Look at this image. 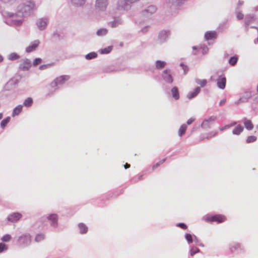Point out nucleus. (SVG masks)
Masks as SVG:
<instances>
[{
	"mask_svg": "<svg viewBox=\"0 0 258 258\" xmlns=\"http://www.w3.org/2000/svg\"><path fill=\"white\" fill-rule=\"evenodd\" d=\"M36 9L35 3L29 1L19 5L16 13L5 11L1 6H0V13L4 18H12L11 19L5 18L4 21L6 24L11 26H19L23 23V17L31 15Z\"/></svg>",
	"mask_w": 258,
	"mask_h": 258,
	"instance_id": "nucleus-1",
	"label": "nucleus"
},
{
	"mask_svg": "<svg viewBox=\"0 0 258 258\" xmlns=\"http://www.w3.org/2000/svg\"><path fill=\"white\" fill-rule=\"evenodd\" d=\"M229 253L232 256L244 253L245 252L244 246L238 242H232L228 244Z\"/></svg>",
	"mask_w": 258,
	"mask_h": 258,
	"instance_id": "nucleus-2",
	"label": "nucleus"
},
{
	"mask_svg": "<svg viewBox=\"0 0 258 258\" xmlns=\"http://www.w3.org/2000/svg\"><path fill=\"white\" fill-rule=\"evenodd\" d=\"M226 220V217L222 214H207L205 217V220L208 222L221 223L225 221Z\"/></svg>",
	"mask_w": 258,
	"mask_h": 258,
	"instance_id": "nucleus-3",
	"label": "nucleus"
},
{
	"mask_svg": "<svg viewBox=\"0 0 258 258\" xmlns=\"http://www.w3.org/2000/svg\"><path fill=\"white\" fill-rule=\"evenodd\" d=\"M31 242V235L28 233L23 234L19 236L17 244L19 247L24 248L29 246Z\"/></svg>",
	"mask_w": 258,
	"mask_h": 258,
	"instance_id": "nucleus-4",
	"label": "nucleus"
},
{
	"mask_svg": "<svg viewBox=\"0 0 258 258\" xmlns=\"http://www.w3.org/2000/svg\"><path fill=\"white\" fill-rule=\"evenodd\" d=\"M70 79V76L68 75H62L59 77H56L51 83V87L57 90L59 88L60 86L62 85L66 81Z\"/></svg>",
	"mask_w": 258,
	"mask_h": 258,
	"instance_id": "nucleus-5",
	"label": "nucleus"
},
{
	"mask_svg": "<svg viewBox=\"0 0 258 258\" xmlns=\"http://www.w3.org/2000/svg\"><path fill=\"white\" fill-rule=\"evenodd\" d=\"M46 219L49 222V224L53 229H56L58 226V216L55 213L48 214Z\"/></svg>",
	"mask_w": 258,
	"mask_h": 258,
	"instance_id": "nucleus-6",
	"label": "nucleus"
},
{
	"mask_svg": "<svg viewBox=\"0 0 258 258\" xmlns=\"http://www.w3.org/2000/svg\"><path fill=\"white\" fill-rule=\"evenodd\" d=\"M161 77L163 80L168 84H171L173 82L171 70L169 69H165L162 72Z\"/></svg>",
	"mask_w": 258,
	"mask_h": 258,
	"instance_id": "nucleus-7",
	"label": "nucleus"
},
{
	"mask_svg": "<svg viewBox=\"0 0 258 258\" xmlns=\"http://www.w3.org/2000/svg\"><path fill=\"white\" fill-rule=\"evenodd\" d=\"M256 16L255 14H250L246 15L244 18V25L246 31H247L249 28V25L256 21Z\"/></svg>",
	"mask_w": 258,
	"mask_h": 258,
	"instance_id": "nucleus-8",
	"label": "nucleus"
},
{
	"mask_svg": "<svg viewBox=\"0 0 258 258\" xmlns=\"http://www.w3.org/2000/svg\"><path fill=\"white\" fill-rule=\"evenodd\" d=\"M2 96L3 99L11 101L16 99L17 95L15 91H3Z\"/></svg>",
	"mask_w": 258,
	"mask_h": 258,
	"instance_id": "nucleus-9",
	"label": "nucleus"
},
{
	"mask_svg": "<svg viewBox=\"0 0 258 258\" xmlns=\"http://www.w3.org/2000/svg\"><path fill=\"white\" fill-rule=\"evenodd\" d=\"M48 23V19L46 18H42L38 19L36 22V25L38 28V29L42 31L45 30L47 26Z\"/></svg>",
	"mask_w": 258,
	"mask_h": 258,
	"instance_id": "nucleus-10",
	"label": "nucleus"
},
{
	"mask_svg": "<svg viewBox=\"0 0 258 258\" xmlns=\"http://www.w3.org/2000/svg\"><path fill=\"white\" fill-rule=\"evenodd\" d=\"M17 84V80L11 79L5 84L3 91H15L14 88Z\"/></svg>",
	"mask_w": 258,
	"mask_h": 258,
	"instance_id": "nucleus-11",
	"label": "nucleus"
},
{
	"mask_svg": "<svg viewBox=\"0 0 258 258\" xmlns=\"http://www.w3.org/2000/svg\"><path fill=\"white\" fill-rule=\"evenodd\" d=\"M22 216V215L21 213L19 212H14L8 216L7 220L12 223H15L18 221Z\"/></svg>",
	"mask_w": 258,
	"mask_h": 258,
	"instance_id": "nucleus-12",
	"label": "nucleus"
},
{
	"mask_svg": "<svg viewBox=\"0 0 258 258\" xmlns=\"http://www.w3.org/2000/svg\"><path fill=\"white\" fill-rule=\"evenodd\" d=\"M108 5L107 0H96L95 7L99 11H104Z\"/></svg>",
	"mask_w": 258,
	"mask_h": 258,
	"instance_id": "nucleus-13",
	"label": "nucleus"
},
{
	"mask_svg": "<svg viewBox=\"0 0 258 258\" xmlns=\"http://www.w3.org/2000/svg\"><path fill=\"white\" fill-rule=\"evenodd\" d=\"M226 84V78L224 75H220L217 79V85L220 89H224Z\"/></svg>",
	"mask_w": 258,
	"mask_h": 258,
	"instance_id": "nucleus-14",
	"label": "nucleus"
},
{
	"mask_svg": "<svg viewBox=\"0 0 258 258\" xmlns=\"http://www.w3.org/2000/svg\"><path fill=\"white\" fill-rule=\"evenodd\" d=\"M186 0H168V6L171 9H176L182 5Z\"/></svg>",
	"mask_w": 258,
	"mask_h": 258,
	"instance_id": "nucleus-15",
	"label": "nucleus"
},
{
	"mask_svg": "<svg viewBox=\"0 0 258 258\" xmlns=\"http://www.w3.org/2000/svg\"><path fill=\"white\" fill-rule=\"evenodd\" d=\"M157 10V8L155 6L150 5L146 9L142 11V14L143 15L149 16L154 13Z\"/></svg>",
	"mask_w": 258,
	"mask_h": 258,
	"instance_id": "nucleus-16",
	"label": "nucleus"
},
{
	"mask_svg": "<svg viewBox=\"0 0 258 258\" xmlns=\"http://www.w3.org/2000/svg\"><path fill=\"white\" fill-rule=\"evenodd\" d=\"M170 35V32L168 30H162L160 32L158 35V39L160 42L163 43L168 39Z\"/></svg>",
	"mask_w": 258,
	"mask_h": 258,
	"instance_id": "nucleus-17",
	"label": "nucleus"
},
{
	"mask_svg": "<svg viewBox=\"0 0 258 258\" xmlns=\"http://www.w3.org/2000/svg\"><path fill=\"white\" fill-rule=\"evenodd\" d=\"M40 43V41L38 40H35L33 42H31V44L26 48V52L30 53L35 50L36 48L38 46Z\"/></svg>",
	"mask_w": 258,
	"mask_h": 258,
	"instance_id": "nucleus-18",
	"label": "nucleus"
},
{
	"mask_svg": "<svg viewBox=\"0 0 258 258\" xmlns=\"http://www.w3.org/2000/svg\"><path fill=\"white\" fill-rule=\"evenodd\" d=\"M204 37L206 41L215 39L217 37V33L215 31H207L205 33Z\"/></svg>",
	"mask_w": 258,
	"mask_h": 258,
	"instance_id": "nucleus-19",
	"label": "nucleus"
},
{
	"mask_svg": "<svg viewBox=\"0 0 258 258\" xmlns=\"http://www.w3.org/2000/svg\"><path fill=\"white\" fill-rule=\"evenodd\" d=\"M31 66V61L29 59L26 58L22 63L20 64L19 69L22 71L28 70Z\"/></svg>",
	"mask_w": 258,
	"mask_h": 258,
	"instance_id": "nucleus-20",
	"label": "nucleus"
},
{
	"mask_svg": "<svg viewBox=\"0 0 258 258\" xmlns=\"http://www.w3.org/2000/svg\"><path fill=\"white\" fill-rule=\"evenodd\" d=\"M139 0H124V1H121L120 3L122 4L121 7L125 10H128L130 9V5L133 4Z\"/></svg>",
	"mask_w": 258,
	"mask_h": 258,
	"instance_id": "nucleus-21",
	"label": "nucleus"
},
{
	"mask_svg": "<svg viewBox=\"0 0 258 258\" xmlns=\"http://www.w3.org/2000/svg\"><path fill=\"white\" fill-rule=\"evenodd\" d=\"M201 88L200 87H197L193 91L189 92L187 95V98L188 99H191L196 97L200 92Z\"/></svg>",
	"mask_w": 258,
	"mask_h": 258,
	"instance_id": "nucleus-22",
	"label": "nucleus"
},
{
	"mask_svg": "<svg viewBox=\"0 0 258 258\" xmlns=\"http://www.w3.org/2000/svg\"><path fill=\"white\" fill-rule=\"evenodd\" d=\"M172 97L175 100H178L180 98L179 92L177 87L174 86L171 89Z\"/></svg>",
	"mask_w": 258,
	"mask_h": 258,
	"instance_id": "nucleus-23",
	"label": "nucleus"
},
{
	"mask_svg": "<svg viewBox=\"0 0 258 258\" xmlns=\"http://www.w3.org/2000/svg\"><path fill=\"white\" fill-rule=\"evenodd\" d=\"M251 93L250 91H245L243 95L240 97V100L244 103L248 102L249 99L252 96Z\"/></svg>",
	"mask_w": 258,
	"mask_h": 258,
	"instance_id": "nucleus-24",
	"label": "nucleus"
},
{
	"mask_svg": "<svg viewBox=\"0 0 258 258\" xmlns=\"http://www.w3.org/2000/svg\"><path fill=\"white\" fill-rule=\"evenodd\" d=\"M122 23V21L121 18L119 17H116L112 21L110 22L109 24L112 28H115L121 25Z\"/></svg>",
	"mask_w": 258,
	"mask_h": 258,
	"instance_id": "nucleus-25",
	"label": "nucleus"
},
{
	"mask_svg": "<svg viewBox=\"0 0 258 258\" xmlns=\"http://www.w3.org/2000/svg\"><path fill=\"white\" fill-rule=\"evenodd\" d=\"M79 229V233L81 234H84L87 233L88 227L83 223H80L78 225Z\"/></svg>",
	"mask_w": 258,
	"mask_h": 258,
	"instance_id": "nucleus-26",
	"label": "nucleus"
},
{
	"mask_svg": "<svg viewBox=\"0 0 258 258\" xmlns=\"http://www.w3.org/2000/svg\"><path fill=\"white\" fill-rule=\"evenodd\" d=\"M184 238L186 240L187 243L188 244H190L194 241L195 238H196V235L190 233H185L184 235Z\"/></svg>",
	"mask_w": 258,
	"mask_h": 258,
	"instance_id": "nucleus-27",
	"label": "nucleus"
},
{
	"mask_svg": "<svg viewBox=\"0 0 258 258\" xmlns=\"http://www.w3.org/2000/svg\"><path fill=\"white\" fill-rule=\"evenodd\" d=\"M23 105H18L16 107H15L12 112V115L13 117H14L16 115H18L22 111Z\"/></svg>",
	"mask_w": 258,
	"mask_h": 258,
	"instance_id": "nucleus-28",
	"label": "nucleus"
},
{
	"mask_svg": "<svg viewBox=\"0 0 258 258\" xmlns=\"http://www.w3.org/2000/svg\"><path fill=\"white\" fill-rule=\"evenodd\" d=\"M244 127L240 124L235 126L232 131V134L234 135H239L243 131Z\"/></svg>",
	"mask_w": 258,
	"mask_h": 258,
	"instance_id": "nucleus-29",
	"label": "nucleus"
},
{
	"mask_svg": "<svg viewBox=\"0 0 258 258\" xmlns=\"http://www.w3.org/2000/svg\"><path fill=\"white\" fill-rule=\"evenodd\" d=\"M244 125L245 127L248 131H251L253 128V125L250 120L247 119L246 118H244Z\"/></svg>",
	"mask_w": 258,
	"mask_h": 258,
	"instance_id": "nucleus-30",
	"label": "nucleus"
},
{
	"mask_svg": "<svg viewBox=\"0 0 258 258\" xmlns=\"http://www.w3.org/2000/svg\"><path fill=\"white\" fill-rule=\"evenodd\" d=\"M71 4L75 7H79L83 6L86 0H70Z\"/></svg>",
	"mask_w": 258,
	"mask_h": 258,
	"instance_id": "nucleus-31",
	"label": "nucleus"
},
{
	"mask_svg": "<svg viewBox=\"0 0 258 258\" xmlns=\"http://www.w3.org/2000/svg\"><path fill=\"white\" fill-rule=\"evenodd\" d=\"M166 65V62L165 61L157 60L155 62L156 68L158 70L163 69Z\"/></svg>",
	"mask_w": 258,
	"mask_h": 258,
	"instance_id": "nucleus-32",
	"label": "nucleus"
},
{
	"mask_svg": "<svg viewBox=\"0 0 258 258\" xmlns=\"http://www.w3.org/2000/svg\"><path fill=\"white\" fill-rule=\"evenodd\" d=\"M201 251L200 249L195 246H189V254L191 256H193L196 253H198Z\"/></svg>",
	"mask_w": 258,
	"mask_h": 258,
	"instance_id": "nucleus-33",
	"label": "nucleus"
},
{
	"mask_svg": "<svg viewBox=\"0 0 258 258\" xmlns=\"http://www.w3.org/2000/svg\"><path fill=\"white\" fill-rule=\"evenodd\" d=\"M238 60V57L237 55H235L230 57L228 62L231 66H234L237 64Z\"/></svg>",
	"mask_w": 258,
	"mask_h": 258,
	"instance_id": "nucleus-34",
	"label": "nucleus"
},
{
	"mask_svg": "<svg viewBox=\"0 0 258 258\" xmlns=\"http://www.w3.org/2000/svg\"><path fill=\"white\" fill-rule=\"evenodd\" d=\"M187 129V125L185 124H182L180 126L178 131V136L182 137L184 135L186 132Z\"/></svg>",
	"mask_w": 258,
	"mask_h": 258,
	"instance_id": "nucleus-35",
	"label": "nucleus"
},
{
	"mask_svg": "<svg viewBox=\"0 0 258 258\" xmlns=\"http://www.w3.org/2000/svg\"><path fill=\"white\" fill-rule=\"evenodd\" d=\"M20 57V55L16 52L11 53L8 55V59L11 61L16 60Z\"/></svg>",
	"mask_w": 258,
	"mask_h": 258,
	"instance_id": "nucleus-36",
	"label": "nucleus"
},
{
	"mask_svg": "<svg viewBox=\"0 0 258 258\" xmlns=\"http://www.w3.org/2000/svg\"><path fill=\"white\" fill-rule=\"evenodd\" d=\"M33 102V99L31 97H28L24 101L22 105H24L25 107H29L32 106Z\"/></svg>",
	"mask_w": 258,
	"mask_h": 258,
	"instance_id": "nucleus-37",
	"label": "nucleus"
},
{
	"mask_svg": "<svg viewBox=\"0 0 258 258\" xmlns=\"http://www.w3.org/2000/svg\"><path fill=\"white\" fill-rule=\"evenodd\" d=\"M10 119L11 117L10 116H7V117L3 119L1 122V127L3 129H4L7 125L8 123L10 122Z\"/></svg>",
	"mask_w": 258,
	"mask_h": 258,
	"instance_id": "nucleus-38",
	"label": "nucleus"
},
{
	"mask_svg": "<svg viewBox=\"0 0 258 258\" xmlns=\"http://www.w3.org/2000/svg\"><path fill=\"white\" fill-rule=\"evenodd\" d=\"M112 50V46H109L107 47L101 49L99 50V52L101 54H108Z\"/></svg>",
	"mask_w": 258,
	"mask_h": 258,
	"instance_id": "nucleus-39",
	"label": "nucleus"
},
{
	"mask_svg": "<svg viewBox=\"0 0 258 258\" xmlns=\"http://www.w3.org/2000/svg\"><path fill=\"white\" fill-rule=\"evenodd\" d=\"M97 56V54L95 52H91L85 55V58L87 60H91L95 58Z\"/></svg>",
	"mask_w": 258,
	"mask_h": 258,
	"instance_id": "nucleus-40",
	"label": "nucleus"
},
{
	"mask_svg": "<svg viewBox=\"0 0 258 258\" xmlns=\"http://www.w3.org/2000/svg\"><path fill=\"white\" fill-rule=\"evenodd\" d=\"M45 239V235L42 233L37 234L35 237V241L37 242H41Z\"/></svg>",
	"mask_w": 258,
	"mask_h": 258,
	"instance_id": "nucleus-41",
	"label": "nucleus"
},
{
	"mask_svg": "<svg viewBox=\"0 0 258 258\" xmlns=\"http://www.w3.org/2000/svg\"><path fill=\"white\" fill-rule=\"evenodd\" d=\"M196 83L201 87H204L207 84V81L206 79L200 80L199 79H196L195 80Z\"/></svg>",
	"mask_w": 258,
	"mask_h": 258,
	"instance_id": "nucleus-42",
	"label": "nucleus"
},
{
	"mask_svg": "<svg viewBox=\"0 0 258 258\" xmlns=\"http://www.w3.org/2000/svg\"><path fill=\"white\" fill-rule=\"evenodd\" d=\"M107 30L106 28H100L96 32L97 35L99 36H104L107 33Z\"/></svg>",
	"mask_w": 258,
	"mask_h": 258,
	"instance_id": "nucleus-43",
	"label": "nucleus"
},
{
	"mask_svg": "<svg viewBox=\"0 0 258 258\" xmlns=\"http://www.w3.org/2000/svg\"><path fill=\"white\" fill-rule=\"evenodd\" d=\"M256 140V137L254 136H249L247 137L246 140V143L247 144L252 143L255 142Z\"/></svg>",
	"mask_w": 258,
	"mask_h": 258,
	"instance_id": "nucleus-44",
	"label": "nucleus"
},
{
	"mask_svg": "<svg viewBox=\"0 0 258 258\" xmlns=\"http://www.w3.org/2000/svg\"><path fill=\"white\" fill-rule=\"evenodd\" d=\"M199 50H201V52L203 54L205 55L208 53L209 51V48L206 45L201 46L199 48Z\"/></svg>",
	"mask_w": 258,
	"mask_h": 258,
	"instance_id": "nucleus-45",
	"label": "nucleus"
},
{
	"mask_svg": "<svg viewBox=\"0 0 258 258\" xmlns=\"http://www.w3.org/2000/svg\"><path fill=\"white\" fill-rule=\"evenodd\" d=\"M8 249V246L4 243H0V253H2Z\"/></svg>",
	"mask_w": 258,
	"mask_h": 258,
	"instance_id": "nucleus-46",
	"label": "nucleus"
},
{
	"mask_svg": "<svg viewBox=\"0 0 258 258\" xmlns=\"http://www.w3.org/2000/svg\"><path fill=\"white\" fill-rule=\"evenodd\" d=\"M11 238H12L10 234H7L4 235L2 237V238H1V240L3 242H8L10 241Z\"/></svg>",
	"mask_w": 258,
	"mask_h": 258,
	"instance_id": "nucleus-47",
	"label": "nucleus"
},
{
	"mask_svg": "<svg viewBox=\"0 0 258 258\" xmlns=\"http://www.w3.org/2000/svg\"><path fill=\"white\" fill-rule=\"evenodd\" d=\"M201 127L203 128H210V122H208V120L204 119L201 124Z\"/></svg>",
	"mask_w": 258,
	"mask_h": 258,
	"instance_id": "nucleus-48",
	"label": "nucleus"
},
{
	"mask_svg": "<svg viewBox=\"0 0 258 258\" xmlns=\"http://www.w3.org/2000/svg\"><path fill=\"white\" fill-rule=\"evenodd\" d=\"M179 66L182 68V70H183L184 75L186 74L189 70L188 67L187 65L184 64L183 62H181Z\"/></svg>",
	"mask_w": 258,
	"mask_h": 258,
	"instance_id": "nucleus-49",
	"label": "nucleus"
},
{
	"mask_svg": "<svg viewBox=\"0 0 258 258\" xmlns=\"http://www.w3.org/2000/svg\"><path fill=\"white\" fill-rule=\"evenodd\" d=\"M166 161V158H164L161 160L159 161L158 162L156 163L152 166V171H154L156 168L159 167L160 165L163 164Z\"/></svg>",
	"mask_w": 258,
	"mask_h": 258,
	"instance_id": "nucleus-50",
	"label": "nucleus"
},
{
	"mask_svg": "<svg viewBox=\"0 0 258 258\" xmlns=\"http://www.w3.org/2000/svg\"><path fill=\"white\" fill-rule=\"evenodd\" d=\"M143 175H142V174L138 175L137 176L134 177L132 179V182L133 183H135V182H137L142 180L143 179Z\"/></svg>",
	"mask_w": 258,
	"mask_h": 258,
	"instance_id": "nucleus-51",
	"label": "nucleus"
},
{
	"mask_svg": "<svg viewBox=\"0 0 258 258\" xmlns=\"http://www.w3.org/2000/svg\"><path fill=\"white\" fill-rule=\"evenodd\" d=\"M236 18L238 20H242L244 18V15L240 11L235 10Z\"/></svg>",
	"mask_w": 258,
	"mask_h": 258,
	"instance_id": "nucleus-52",
	"label": "nucleus"
},
{
	"mask_svg": "<svg viewBox=\"0 0 258 258\" xmlns=\"http://www.w3.org/2000/svg\"><path fill=\"white\" fill-rule=\"evenodd\" d=\"M195 244L198 245V246H201V247H204V244L203 243H202L200 240H199V239L197 237V236H196V238H195L194 239V241Z\"/></svg>",
	"mask_w": 258,
	"mask_h": 258,
	"instance_id": "nucleus-53",
	"label": "nucleus"
},
{
	"mask_svg": "<svg viewBox=\"0 0 258 258\" xmlns=\"http://www.w3.org/2000/svg\"><path fill=\"white\" fill-rule=\"evenodd\" d=\"M176 226L182 229L185 230L187 228V226L184 223H178Z\"/></svg>",
	"mask_w": 258,
	"mask_h": 258,
	"instance_id": "nucleus-54",
	"label": "nucleus"
},
{
	"mask_svg": "<svg viewBox=\"0 0 258 258\" xmlns=\"http://www.w3.org/2000/svg\"><path fill=\"white\" fill-rule=\"evenodd\" d=\"M42 62V59L40 58H36L34 59L33 62L34 66H36L40 64Z\"/></svg>",
	"mask_w": 258,
	"mask_h": 258,
	"instance_id": "nucleus-55",
	"label": "nucleus"
},
{
	"mask_svg": "<svg viewBox=\"0 0 258 258\" xmlns=\"http://www.w3.org/2000/svg\"><path fill=\"white\" fill-rule=\"evenodd\" d=\"M216 119L217 117L216 116L212 115L209 117L208 118H206L205 119L208 120V122L210 123L212 122H214L216 120Z\"/></svg>",
	"mask_w": 258,
	"mask_h": 258,
	"instance_id": "nucleus-56",
	"label": "nucleus"
},
{
	"mask_svg": "<svg viewBox=\"0 0 258 258\" xmlns=\"http://www.w3.org/2000/svg\"><path fill=\"white\" fill-rule=\"evenodd\" d=\"M50 66H51V64H42L39 66V69L41 70H45Z\"/></svg>",
	"mask_w": 258,
	"mask_h": 258,
	"instance_id": "nucleus-57",
	"label": "nucleus"
},
{
	"mask_svg": "<svg viewBox=\"0 0 258 258\" xmlns=\"http://www.w3.org/2000/svg\"><path fill=\"white\" fill-rule=\"evenodd\" d=\"M116 71L114 69H112L110 67L106 68L104 70V72L107 73H110Z\"/></svg>",
	"mask_w": 258,
	"mask_h": 258,
	"instance_id": "nucleus-58",
	"label": "nucleus"
},
{
	"mask_svg": "<svg viewBox=\"0 0 258 258\" xmlns=\"http://www.w3.org/2000/svg\"><path fill=\"white\" fill-rule=\"evenodd\" d=\"M149 26H147L141 29V32L145 34L148 31Z\"/></svg>",
	"mask_w": 258,
	"mask_h": 258,
	"instance_id": "nucleus-59",
	"label": "nucleus"
},
{
	"mask_svg": "<svg viewBox=\"0 0 258 258\" xmlns=\"http://www.w3.org/2000/svg\"><path fill=\"white\" fill-rule=\"evenodd\" d=\"M195 119L194 118H192V117L190 118L186 121L187 124H188V125L191 124L195 121Z\"/></svg>",
	"mask_w": 258,
	"mask_h": 258,
	"instance_id": "nucleus-60",
	"label": "nucleus"
},
{
	"mask_svg": "<svg viewBox=\"0 0 258 258\" xmlns=\"http://www.w3.org/2000/svg\"><path fill=\"white\" fill-rule=\"evenodd\" d=\"M53 36L55 38H59L60 35L57 31H55L53 33Z\"/></svg>",
	"mask_w": 258,
	"mask_h": 258,
	"instance_id": "nucleus-61",
	"label": "nucleus"
},
{
	"mask_svg": "<svg viewBox=\"0 0 258 258\" xmlns=\"http://www.w3.org/2000/svg\"><path fill=\"white\" fill-rule=\"evenodd\" d=\"M243 4V2L239 1L237 4V7L236 8V10H238L240 6H241Z\"/></svg>",
	"mask_w": 258,
	"mask_h": 258,
	"instance_id": "nucleus-62",
	"label": "nucleus"
},
{
	"mask_svg": "<svg viewBox=\"0 0 258 258\" xmlns=\"http://www.w3.org/2000/svg\"><path fill=\"white\" fill-rule=\"evenodd\" d=\"M226 102V99L223 98L222 100H221L219 102V106H222L223 104H224Z\"/></svg>",
	"mask_w": 258,
	"mask_h": 258,
	"instance_id": "nucleus-63",
	"label": "nucleus"
},
{
	"mask_svg": "<svg viewBox=\"0 0 258 258\" xmlns=\"http://www.w3.org/2000/svg\"><path fill=\"white\" fill-rule=\"evenodd\" d=\"M253 100L254 103H258V94L253 97Z\"/></svg>",
	"mask_w": 258,
	"mask_h": 258,
	"instance_id": "nucleus-64",
	"label": "nucleus"
}]
</instances>
